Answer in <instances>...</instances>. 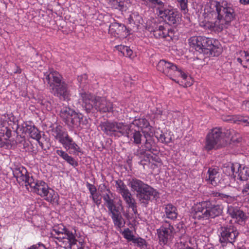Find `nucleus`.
<instances>
[{"mask_svg": "<svg viewBox=\"0 0 249 249\" xmlns=\"http://www.w3.org/2000/svg\"><path fill=\"white\" fill-rule=\"evenodd\" d=\"M236 15L232 4L226 1H214L205 9L204 19L199 25L205 29L219 33L230 25Z\"/></svg>", "mask_w": 249, "mask_h": 249, "instance_id": "nucleus-1", "label": "nucleus"}, {"mask_svg": "<svg viewBox=\"0 0 249 249\" xmlns=\"http://www.w3.org/2000/svg\"><path fill=\"white\" fill-rule=\"evenodd\" d=\"M27 173L26 170L23 167L16 168L13 171L14 176L17 180L19 182H25L27 188L29 189L28 186H30L31 192L43 197L49 202L54 203L57 201L58 195L53 190L50 188L46 182L36 180L32 176L30 177Z\"/></svg>", "mask_w": 249, "mask_h": 249, "instance_id": "nucleus-2", "label": "nucleus"}, {"mask_svg": "<svg viewBox=\"0 0 249 249\" xmlns=\"http://www.w3.org/2000/svg\"><path fill=\"white\" fill-rule=\"evenodd\" d=\"M101 127V129L108 136L115 137H126L137 145L142 143V135L141 130L137 129L133 124L107 121L103 123Z\"/></svg>", "mask_w": 249, "mask_h": 249, "instance_id": "nucleus-3", "label": "nucleus"}, {"mask_svg": "<svg viewBox=\"0 0 249 249\" xmlns=\"http://www.w3.org/2000/svg\"><path fill=\"white\" fill-rule=\"evenodd\" d=\"M44 76L43 80L47 82L50 91L54 96L64 101L70 99L71 93L69 85L63 80L59 72L52 71L44 73Z\"/></svg>", "mask_w": 249, "mask_h": 249, "instance_id": "nucleus-4", "label": "nucleus"}, {"mask_svg": "<svg viewBox=\"0 0 249 249\" xmlns=\"http://www.w3.org/2000/svg\"><path fill=\"white\" fill-rule=\"evenodd\" d=\"M80 99L82 101V106L88 113L93 108L103 113L113 111L112 103L105 97L94 96L85 91L80 93Z\"/></svg>", "mask_w": 249, "mask_h": 249, "instance_id": "nucleus-5", "label": "nucleus"}, {"mask_svg": "<svg viewBox=\"0 0 249 249\" xmlns=\"http://www.w3.org/2000/svg\"><path fill=\"white\" fill-rule=\"evenodd\" d=\"M189 43L192 48L207 56H218L220 54V49L213 45L212 38L202 36H195L189 39Z\"/></svg>", "mask_w": 249, "mask_h": 249, "instance_id": "nucleus-6", "label": "nucleus"}, {"mask_svg": "<svg viewBox=\"0 0 249 249\" xmlns=\"http://www.w3.org/2000/svg\"><path fill=\"white\" fill-rule=\"evenodd\" d=\"M54 139L61 143L63 147L69 151V153L76 154L80 152V148L62 126L58 125L52 130Z\"/></svg>", "mask_w": 249, "mask_h": 249, "instance_id": "nucleus-7", "label": "nucleus"}, {"mask_svg": "<svg viewBox=\"0 0 249 249\" xmlns=\"http://www.w3.org/2000/svg\"><path fill=\"white\" fill-rule=\"evenodd\" d=\"M226 143L227 141L223 137L221 128L215 127L211 129L207 134L205 147L208 151L219 149L224 146Z\"/></svg>", "mask_w": 249, "mask_h": 249, "instance_id": "nucleus-8", "label": "nucleus"}, {"mask_svg": "<svg viewBox=\"0 0 249 249\" xmlns=\"http://www.w3.org/2000/svg\"><path fill=\"white\" fill-rule=\"evenodd\" d=\"M157 70L167 76H169L172 80L178 83L173 78L174 77L180 76L183 79L186 80L188 75L181 68L178 67L173 63L166 61L164 60H160L157 66Z\"/></svg>", "mask_w": 249, "mask_h": 249, "instance_id": "nucleus-9", "label": "nucleus"}, {"mask_svg": "<svg viewBox=\"0 0 249 249\" xmlns=\"http://www.w3.org/2000/svg\"><path fill=\"white\" fill-rule=\"evenodd\" d=\"M176 231L173 225L167 220H163L161 226L157 230L159 244L160 245H169L172 243Z\"/></svg>", "mask_w": 249, "mask_h": 249, "instance_id": "nucleus-10", "label": "nucleus"}, {"mask_svg": "<svg viewBox=\"0 0 249 249\" xmlns=\"http://www.w3.org/2000/svg\"><path fill=\"white\" fill-rule=\"evenodd\" d=\"M219 242L223 246L227 243L233 244L239 235L236 228L231 224L221 226L218 230Z\"/></svg>", "mask_w": 249, "mask_h": 249, "instance_id": "nucleus-11", "label": "nucleus"}, {"mask_svg": "<svg viewBox=\"0 0 249 249\" xmlns=\"http://www.w3.org/2000/svg\"><path fill=\"white\" fill-rule=\"evenodd\" d=\"M167 27L166 25L165 26L154 20L148 27V30L156 38H166L167 36L171 38L173 34V31Z\"/></svg>", "mask_w": 249, "mask_h": 249, "instance_id": "nucleus-12", "label": "nucleus"}, {"mask_svg": "<svg viewBox=\"0 0 249 249\" xmlns=\"http://www.w3.org/2000/svg\"><path fill=\"white\" fill-rule=\"evenodd\" d=\"M159 196V193L148 184H146L139 194H136V196L139 200L145 205L148 204L149 201L158 198Z\"/></svg>", "mask_w": 249, "mask_h": 249, "instance_id": "nucleus-13", "label": "nucleus"}, {"mask_svg": "<svg viewBox=\"0 0 249 249\" xmlns=\"http://www.w3.org/2000/svg\"><path fill=\"white\" fill-rule=\"evenodd\" d=\"M159 16L170 25L178 23L181 19L178 12L173 9H161L159 12Z\"/></svg>", "mask_w": 249, "mask_h": 249, "instance_id": "nucleus-14", "label": "nucleus"}, {"mask_svg": "<svg viewBox=\"0 0 249 249\" xmlns=\"http://www.w3.org/2000/svg\"><path fill=\"white\" fill-rule=\"evenodd\" d=\"M227 213L232 218L235 219L239 224L245 223L248 219L247 214L241 210L239 207L228 205L227 207Z\"/></svg>", "mask_w": 249, "mask_h": 249, "instance_id": "nucleus-15", "label": "nucleus"}, {"mask_svg": "<svg viewBox=\"0 0 249 249\" xmlns=\"http://www.w3.org/2000/svg\"><path fill=\"white\" fill-rule=\"evenodd\" d=\"M206 210L205 201L197 203L192 208V214L193 218L198 220L208 219L209 217Z\"/></svg>", "mask_w": 249, "mask_h": 249, "instance_id": "nucleus-16", "label": "nucleus"}, {"mask_svg": "<svg viewBox=\"0 0 249 249\" xmlns=\"http://www.w3.org/2000/svg\"><path fill=\"white\" fill-rule=\"evenodd\" d=\"M205 201L209 219L214 218L222 214L223 209L222 205L216 204L211 199Z\"/></svg>", "mask_w": 249, "mask_h": 249, "instance_id": "nucleus-17", "label": "nucleus"}, {"mask_svg": "<svg viewBox=\"0 0 249 249\" xmlns=\"http://www.w3.org/2000/svg\"><path fill=\"white\" fill-rule=\"evenodd\" d=\"M53 231L57 235L62 232H65V234L68 235V243L71 246H74L76 244L77 240L76 239V230H74L73 231H70L68 229H66L63 225H61L58 228H54L53 230Z\"/></svg>", "mask_w": 249, "mask_h": 249, "instance_id": "nucleus-18", "label": "nucleus"}, {"mask_svg": "<svg viewBox=\"0 0 249 249\" xmlns=\"http://www.w3.org/2000/svg\"><path fill=\"white\" fill-rule=\"evenodd\" d=\"M126 27L124 24L114 22L110 24L108 32L114 36H124L127 35V32H126Z\"/></svg>", "mask_w": 249, "mask_h": 249, "instance_id": "nucleus-19", "label": "nucleus"}, {"mask_svg": "<svg viewBox=\"0 0 249 249\" xmlns=\"http://www.w3.org/2000/svg\"><path fill=\"white\" fill-rule=\"evenodd\" d=\"M87 123L88 120L82 114L75 112L67 125L73 128H78L81 124L84 125Z\"/></svg>", "mask_w": 249, "mask_h": 249, "instance_id": "nucleus-20", "label": "nucleus"}, {"mask_svg": "<svg viewBox=\"0 0 249 249\" xmlns=\"http://www.w3.org/2000/svg\"><path fill=\"white\" fill-rule=\"evenodd\" d=\"M109 212L111 214V216L115 226L119 229L123 227L124 222L119 208H117Z\"/></svg>", "mask_w": 249, "mask_h": 249, "instance_id": "nucleus-21", "label": "nucleus"}, {"mask_svg": "<svg viewBox=\"0 0 249 249\" xmlns=\"http://www.w3.org/2000/svg\"><path fill=\"white\" fill-rule=\"evenodd\" d=\"M208 177L206 180L212 185L215 186L219 182V173L217 168H209L207 172Z\"/></svg>", "mask_w": 249, "mask_h": 249, "instance_id": "nucleus-22", "label": "nucleus"}, {"mask_svg": "<svg viewBox=\"0 0 249 249\" xmlns=\"http://www.w3.org/2000/svg\"><path fill=\"white\" fill-rule=\"evenodd\" d=\"M24 131L29 134L30 137L39 142L41 138L40 132L35 125H32L30 123H26L23 126Z\"/></svg>", "mask_w": 249, "mask_h": 249, "instance_id": "nucleus-23", "label": "nucleus"}, {"mask_svg": "<svg viewBox=\"0 0 249 249\" xmlns=\"http://www.w3.org/2000/svg\"><path fill=\"white\" fill-rule=\"evenodd\" d=\"M147 184L142 180L133 178L128 180V185L131 188V190L139 194Z\"/></svg>", "mask_w": 249, "mask_h": 249, "instance_id": "nucleus-24", "label": "nucleus"}, {"mask_svg": "<svg viewBox=\"0 0 249 249\" xmlns=\"http://www.w3.org/2000/svg\"><path fill=\"white\" fill-rule=\"evenodd\" d=\"M165 216L171 220H175L178 214L177 208L171 203L167 204L164 206Z\"/></svg>", "mask_w": 249, "mask_h": 249, "instance_id": "nucleus-25", "label": "nucleus"}, {"mask_svg": "<svg viewBox=\"0 0 249 249\" xmlns=\"http://www.w3.org/2000/svg\"><path fill=\"white\" fill-rule=\"evenodd\" d=\"M129 24L133 27L134 30H138L140 25L142 23V18L137 13L130 15L128 18Z\"/></svg>", "mask_w": 249, "mask_h": 249, "instance_id": "nucleus-26", "label": "nucleus"}, {"mask_svg": "<svg viewBox=\"0 0 249 249\" xmlns=\"http://www.w3.org/2000/svg\"><path fill=\"white\" fill-rule=\"evenodd\" d=\"M56 153L74 168L78 166V164L76 160L66 152L62 150L57 149L56 150Z\"/></svg>", "mask_w": 249, "mask_h": 249, "instance_id": "nucleus-27", "label": "nucleus"}, {"mask_svg": "<svg viewBox=\"0 0 249 249\" xmlns=\"http://www.w3.org/2000/svg\"><path fill=\"white\" fill-rule=\"evenodd\" d=\"M75 112L73 109L65 107L61 109L60 116L65 123L67 124Z\"/></svg>", "mask_w": 249, "mask_h": 249, "instance_id": "nucleus-28", "label": "nucleus"}, {"mask_svg": "<svg viewBox=\"0 0 249 249\" xmlns=\"http://www.w3.org/2000/svg\"><path fill=\"white\" fill-rule=\"evenodd\" d=\"M237 168H240L239 163L229 162L224 165L223 171L227 176H232L234 172H236L235 169H237Z\"/></svg>", "mask_w": 249, "mask_h": 249, "instance_id": "nucleus-29", "label": "nucleus"}, {"mask_svg": "<svg viewBox=\"0 0 249 249\" xmlns=\"http://www.w3.org/2000/svg\"><path fill=\"white\" fill-rule=\"evenodd\" d=\"M11 136V130L8 128L7 127L3 126L0 129V147H2L4 146L5 142L3 140H7Z\"/></svg>", "mask_w": 249, "mask_h": 249, "instance_id": "nucleus-30", "label": "nucleus"}, {"mask_svg": "<svg viewBox=\"0 0 249 249\" xmlns=\"http://www.w3.org/2000/svg\"><path fill=\"white\" fill-rule=\"evenodd\" d=\"M107 191L108 192V193H106L105 194H104L103 198L105 202L106 206L108 208V211H110L117 208V207L115 205L114 199L111 198L109 194H110V195H112L111 192L109 189H107Z\"/></svg>", "mask_w": 249, "mask_h": 249, "instance_id": "nucleus-31", "label": "nucleus"}, {"mask_svg": "<svg viewBox=\"0 0 249 249\" xmlns=\"http://www.w3.org/2000/svg\"><path fill=\"white\" fill-rule=\"evenodd\" d=\"M137 129L141 130L143 132V128H148L150 129V126L147 120L144 118H140L137 120H135L132 124Z\"/></svg>", "mask_w": 249, "mask_h": 249, "instance_id": "nucleus-32", "label": "nucleus"}, {"mask_svg": "<svg viewBox=\"0 0 249 249\" xmlns=\"http://www.w3.org/2000/svg\"><path fill=\"white\" fill-rule=\"evenodd\" d=\"M211 195H212L214 197H219L224 202H226L228 204L233 203L236 200V197L234 196H231L217 192L213 191L211 193Z\"/></svg>", "mask_w": 249, "mask_h": 249, "instance_id": "nucleus-33", "label": "nucleus"}, {"mask_svg": "<svg viewBox=\"0 0 249 249\" xmlns=\"http://www.w3.org/2000/svg\"><path fill=\"white\" fill-rule=\"evenodd\" d=\"M237 171L236 172V173L238 174V177L240 180L246 181L249 180L248 168L240 164V168H237Z\"/></svg>", "mask_w": 249, "mask_h": 249, "instance_id": "nucleus-34", "label": "nucleus"}, {"mask_svg": "<svg viewBox=\"0 0 249 249\" xmlns=\"http://www.w3.org/2000/svg\"><path fill=\"white\" fill-rule=\"evenodd\" d=\"M109 4L111 5L112 8L118 9L122 12L126 11L128 9V4L127 2L125 1L112 0Z\"/></svg>", "mask_w": 249, "mask_h": 249, "instance_id": "nucleus-35", "label": "nucleus"}, {"mask_svg": "<svg viewBox=\"0 0 249 249\" xmlns=\"http://www.w3.org/2000/svg\"><path fill=\"white\" fill-rule=\"evenodd\" d=\"M116 50L121 52L123 55L131 57L133 51L129 47L124 45H117L115 46Z\"/></svg>", "mask_w": 249, "mask_h": 249, "instance_id": "nucleus-36", "label": "nucleus"}, {"mask_svg": "<svg viewBox=\"0 0 249 249\" xmlns=\"http://www.w3.org/2000/svg\"><path fill=\"white\" fill-rule=\"evenodd\" d=\"M132 243L135 246L140 248L141 249H147L148 244L146 240L140 237H136L132 241Z\"/></svg>", "mask_w": 249, "mask_h": 249, "instance_id": "nucleus-37", "label": "nucleus"}, {"mask_svg": "<svg viewBox=\"0 0 249 249\" xmlns=\"http://www.w3.org/2000/svg\"><path fill=\"white\" fill-rule=\"evenodd\" d=\"M142 133L144 138L145 139V141L143 145L144 150L145 151L152 152V141L148 138V136L150 137V135L148 132H145V131H143Z\"/></svg>", "mask_w": 249, "mask_h": 249, "instance_id": "nucleus-38", "label": "nucleus"}, {"mask_svg": "<svg viewBox=\"0 0 249 249\" xmlns=\"http://www.w3.org/2000/svg\"><path fill=\"white\" fill-rule=\"evenodd\" d=\"M166 135L167 134H165L162 132H161L160 134L159 135L157 133L156 137L159 142L162 143H168L171 141V138L169 135Z\"/></svg>", "mask_w": 249, "mask_h": 249, "instance_id": "nucleus-39", "label": "nucleus"}, {"mask_svg": "<svg viewBox=\"0 0 249 249\" xmlns=\"http://www.w3.org/2000/svg\"><path fill=\"white\" fill-rule=\"evenodd\" d=\"M115 186L117 191L120 194L128 189L124 182L121 179H118L115 181Z\"/></svg>", "mask_w": 249, "mask_h": 249, "instance_id": "nucleus-40", "label": "nucleus"}, {"mask_svg": "<svg viewBox=\"0 0 249 249\" xmlns=\"http://www.w3.org/2000/svg\"><path fill=\"white\" fill-rule=\"evenodd\" d=\"M122 234L124 238L132 242L135 237V236L132 234V231L128 228L125 229Z\"/></svg>", "mask_w": 249, "mask_h": 249, "instance_id": "nucleus-41", "label": "nucleus"}, {"mask_svg": "<svg viewBox=\"0 0 249 249\" xmlns=\"http://www.w3.org/2000/svg\"><path fill=\"white\" fill-rule=\"evenodd\" d=\"M120 194L122 195L124 200L125 203L129 201V200H132L134 198L132 197V194L128 189L121 192Z\"/></svg>", "mask_w": 249, "mask_h": 249, "instance_id": "nucleus-42", "label": "nucleus"}, {"mask_svg": "<svg viewBox=\"0 0 249 249\" xmlns=\"http://www.w3.org/2000/svg\"><path fill=\"white\" fill-rule=\"evenodd\" d=\"M180 5L181 11L185 14L188 11V0H177Z\"/></svg>", "mask_w": 249, "mask_h": 249, "instance_id": "nucleus-43", "label": "nucleus"}, {"mask_svg": "<svg viewBox=\"0 0 249 249\" xmlns=\"http://www.w3.org/2000/svg\"><path fill=\"white\" fill-rule=\"evenodd\" d=\"M239 53L240 56L247 65V63L249 62V52L248 51H240Z\"/></svg>", "mask_w": 249, "mask_h": 249, "instance_id": "nucleus-44", "label": "nucleus"}, {"mask_svg": "<svg viewBox=\"0 0 249 249\" xmlns=\"http://www.w3.org/2000/svg\"><path fill=\"white\" fill-rule=\"evenodd\" d=\"M249 117H244L240 115L236 116V123L237 122H243L246 124V125H248Z\"/></svg>", "mask_w": 249, "mask_h": 249, "instance_id": "nucleus-45", "label": "nucleus"}, {"mask_svg": "<svg viewBox=\"0 0 249 249\" xmlns=\"http://www.w3.org/2000/svg\"><path fill=\"white\" fill-rule=\"evenodd\" d=\"M93 202L97 205L99 206L101 203V197L100 196V195L97 193L93 194L90 196Z\"/></svg>", "mask_w": 249, "mask_h": 249, "instance_id": "nucleus-46", "label": "nucleus"}, {"mask_svg": "<svg viewBox=\"0 0 249 249\" xmlns=\"http://www.w3.org/2000/svg\"><path fill=\"white\" fill-rule=\"evenodd\" d=\"M55 238L57 239L59 242H62L63 243H64L65 241L64 240L66 239L67 242H68V235L65 234V232L61 233L57 235V236L55 237Z\"/></svg>", "mask_w": 249, "mask_h": 249, "instance_id": "nucleus-47", "label": "nucleus"}, {"mask_svg": "<svg viewBox=\"0 0 249 249\" xmlns=\"http://www.w3.org/2000/svg\"><path fill=\"white\" fill-rule=\"evenodd\" d=\"M222 120L226 122H230L233 123H236V116H223Z\"/></svg>", "mask_w": 249, "mask_h": 249, "instance_id": "nucleus-48", "label": "nucleus"}, {"mask_svg": "<svg viewBox=\"0 0 249 249\" xmlns=\"http://www.w3.org/2000/svg\"><path fill=\"white\" fill-rule=\"evenodd\" d=\"M87 186L90 192L91 196L96 193L97 189L94 185L87 182Z\"/></svg>", "mask_w": 249, "mask_h": 249, "instance_id": "nucleus-49", "label": "nucleus"}, {"mask_svg": "<svg viewBox=\"0 0 249 249\" xmlns=\"http://www.w3.org/2000/svg\"><path fill=\"white\" fill-rule=\"evenodd\" d=\"M87 79V76L86 74L82 75L80 76H78L77 78V80L79 83H80V85L84 87V84L86 83V80Z\"/></svg>", "mask_w": 249, "mask_h": 249, "instance_id": "nucleus-50", "label": "nucleus"}, {"mask_svg": "<svg viewBox=\"0 0 249 249\" xmlns=\"http://www.w3.org/2000/svg\"><path fill=\"white\" fill-rule=\"evenodd\" d=\"M233 132V130L226 129L224 132H222V133L223 134V137L226 140V138H230L231 135Z\"/></svg>", "mask_w": 249, "mask_h": 249, "instance_id": "nucleus-51", "label": "nucleus"}, {"mask_svg": "<svg viewBox=\"0 0 249 249\" xmlns=\"http://www.w3.org/2000/svg\"><path fill=\"white\" fill-rule=\"evenodd\" d=\"M126 204H127V207L130 209L134 208L137 206V203L134 198L132 199V200H129V201L126 202Z\"/></svg>", "mask_w": 249, "mask_h": 249, "instance_id": "nucleus-52", "label": "nucleus"}, {"mask_svg": "<svg viewBox=\"0 0 249 249\" xmlns=\"http://www.w3.org/2000/svg\"><path fill=\"white\" fill-rule=\"evenodd\" d=\"M44 245L43 244L39 243L37 244L31 246L30 247H28L26 248V249H41L42 248L44 247Z\"/></svg>", "mask_w": 249, "mask_h": 249, "instance_id": "nucleus-53", "label": "nucleus"}, {"mask_svg": "<svg viewBox=\"0 0 249 249\" xmlns=\"http://www.w3.org/2000/svg\"><path fill=\"white\" fill-rule=\"evenodd\" d=\"M155 5H158V10L160 11L161 9H165L164 8V3L160 0H158L156 2ZM159 12H158L159 13Z\"/></svg>", "mask_w": 249, "mask_h": 249, "instance_id": "nucleus-54", "label": "nucleus"}, {"mask_svg": "<svg viewBox=\"0 0 249 249\" xmlns=\"http://www.w3.org/2000/svg\"><path fill=\"white\" fill-rule=\"evenodd\" d=\"M178 249H194L192 247L189 246L188 244H182V242H180V246L178 248Z\"/></svg>", "mask_w": 249, "mask_h": 249, "instance_id": "nucleus-55", "label": "nucleus"}, {"mask_svg": "<svg viewBox=\"0 0 249 249\" xmlns=\"http://www.w3.org/2000/svg\"><path fill=\"white\" fill-rule=\"evenodd\" d=\"M237 62L240 63L242 66H243L244 68H247V65L246 64V63L243 61L242 58L240 56L239 57H238L237 58Z\"/></svg>", "mask_w": 249, "mask_h": 249, "instance_id": "nucleus-56", "label": "nucleus"}, {"mask_svg": "<svg viewBox=\"0 0 249 249\" xmlns=\"http://www.w3.org/2000/svg\"><path fill=\"white\" fill-rule=\"evenodd\" d=\"M145 1L147 4H151V5H155L158 0H142Z\"/></svg>", "mask_w": 249, "mask_h": 249, "instance_id": "nucleus-57", "label": "nucleus"}, {"mask_svg": "<svg viewBox=\"0 0 249 249\" xmlns=\"http://www.w3.org/2000/svg\"><path fill=\"white\" fill-rule=\"evenodd\" d=\"M131 209L134 214L135 215V217H136V215L138 214L137 211V206H135L134 208H132Z\"/></svg>", "mask_w": 249, "mask_h": 249, "instance_id": "nucleus-58", "label": "nucleus"}, {"mask_svg": "<svg viewBox=\"0 0 249 249\" xmlns=\"http://www.w3.org/2000/svg\"><path fill=\"white\" fill-rule=\"evenodd\" d=\"M240 2L244 5L249 3V0H240Z\"/></svg>", "mask_w": 249, "mask_h": 249, "instance_id": "nucleus-59", "label": "nucleus"}, {"mask_svg": "<svg viewBox=\"0 0 249 249\" xmlns=\"http://www.w3.org/2000/svg\"><path fill=\"white\" fill-rule=\"evenodd\" d=\"M112 0H107V2L109 3Z\"/></svg>", "mask_w": 249, "mask_h": 249, "instance_id": "nucleus-60", "label": "nucleus"}, {"mask_svg": "<svg viewBox=\"0 0 249 249\" xmlns=\"http://www.w3.org/2000/svg\"><path fill=\"white\" fill-rule=\"evenodd\" d=\"M41 249H47L45 247V246H44L43 248H42Z\"/></svg>", "mask_w": 249, "mask_h": 249, "instance_id": "nucleus-61", "label": "nucleus"}, {"mask_svg": "<svg viewBox=\"0 0 249 249\" xmlns=\"http://www.w3.org/2000/svg\"><path fill=\"white\" fill-rule=\"evenodd\" d=\"M161 113H162V112H161V111H160H160H159V114H161Z\"/></svg>", "mask_w": 249, "mask_h": 249, "instance_id": "nucleus-62", "label": "nucleus"}, {"mask_svg": "<svg viewBox=\"0 0 249 249\" xmlns=\"http://www.w3.org/2000/svg\"><path fill=\"white\" fill-rule=\"evenodd\" d=\"M237 141L238 142H240V140H239V139H237Z\"/></svg>", "mask_w": 249, "mask_h": 249, "instance_id": "nucleus-63", "label": "nucleus"}, {"mask_svg": "<svg viewBox=\"0 0 249 249\" xmlns=\"http://www.w3.org/2000/svg\"><path fill=\"white\" fill-rule=\"evenodd\" d=\"M231 139V140H232L233 141H235V140L233 139V137H232Z\"/></svg>", "mask_w": 249, "mask_h": 249, "instance_id": "nucleus-64", "label": "nucleus"}]
</instances>
